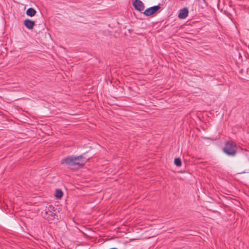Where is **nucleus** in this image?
<instances>
[{"label":"nucleus","mask_w":249,"mask_h":249,"mask_svg":"<svg viewBox=\"0 0 249 249\" xmlns=\"http://www.w3.org/2000/svg\"><path fill=\"white\" fill-rule=\"evenodd\" d=\"M26 13L27 16L32 17L36 15V11L35 9L31 7L27 10Z\"/></svg>","instance_id":"1a4fd4ad"},{"label":"nucleus","mask_w":249,"mask_h":249,"mask_svg":"<svg viewBox=\"0 0 249 249\" xmlns=\"http://www.w3.org/2000/svg\"><path fill=\"white\" fill-rule=\"evenodd\" d=\"M75 161L76 162L77 168L79 169L82 167L85 163L88 161V159L83 157L82 155L78 156H74Z\"/></svg>","instance_id":"20e7f679"},{"label":"nucleus","mask_w":249,"mask_h":249,"mask_svg":"<svg viewBox=\"0 0 249 249\" xmlns=\"http://www.w3.org/2000/svg\"><path fill=\"white\" fill-rule=\"evenodd\" d=\"M63 196V192L61 190L56 189L55 191V196L57 198H60Z\"/></svg>","instance_id":"9d476101"},{"label":"nucleus","mask_w":249,"mask_h":249,"mask_svg":"<svg viewBox=\"0 0 249 249\" xmlns=\"http://www.w3.org/2000/svg\"><path fill=\"white\" fill-rule=\"evenodd\" d=\"M54 207L52 205H49L46 207L44 213L42 212V214L43 217L47 219H53L55 217V212L54 210Z\"/></svg>","instance_id":"7ed1b4c3"},{"label":"nucleus","mask_w":249,"mask_h":249,"mask_svg":"<svg viewBox=\"0 0 249 249\" xmlns=\"http://www.w3.org/2000/svg\"><path fill=\"white\" fill-rule=\"evenodd\" d=\"M174 164L177 166H180L181 165V160L180 158H176L174 160Z\"/></svg>","instance_id":"9b49d317"},{"label":"nucleus","mask_w":249,"mask_h":249,"mask_svg":"<svg viewBox=\"0 0 249 249\" xmlns=\"http://www.w3.org/2000/svg\"><path fill=\"white\" fill-rule=\"evenodd\" d=\"M189 11L187 8H183L179 10L178 17L180 19L185 18L188 15Z\"/></svg>","instance_id":"0eeeda50"},{"label":"nucleus","mask_w":249,"mask_h":249,"mask_svg":"<svg viewBox=\"0 0 249 249\" xmlns=\"http://www.w3.org/2000/svg\"><path fill=\"white\" fill-rule=\"evenodd\" d=\"M62 164L65 165L69 169L71 170L77 169L76 162L75 161V157L73 156H68L61 160Z\"/></svg>","instance_id":"f03ea898"},{"label":"nucleus","mask_w":249,"mask_h":249,"mask_svg":"<svg viewBox=\"0 0 249 249\" xmlns=\"http://www.w3.org/2000/svg\"><path fill=\"white\" fill-rule=\"evenodd\" d=\"M133 5L135 10L141 12L144 9V4L140 0H135L133 2Z\"/></svg>","instance_id":"423d86ee"},{"label":"nucleus","mask_w":249,"mask_h":249,"mask_svg":"<svg viewBox=\"0 0 249 249\" xmlns=\"http://www.w3.org/2000/svg\"><path fill=\"white\" fill-rule=\"evenodd\" d=\"M222 151L228 156L234 157L237 153V145L232 141H228L226 142Z\"/></svg>","instance_id":"f257e3e1"},{"label":"nucleus","mask_w":249,"mask_h":249,"mask_svg":"<svg viewBox=\"0 0 249 249\" xmlns=\"http://www.w3.org/2000/svg\"><path fill=\"white\" fill-rule=\"evenodd\" d=\"M160 9V4L158 5H155L149 7L146 9H145L143 13L146 16H150L155 13L158 10Z\"/></svg>","instance_id":"39448f33"},{"label":"nucleus","mask_w":249,"mask_h":249,"mask_svg":"<svg viewBox=\"0 0 249 249\" xmlns=\"http://www.w3.org/2000/svg\"><path fill=\"white\" fill-rule=\"evenodd\" d=\"M24 25L27 29L32 30L35 25V22L34 21L31 19H26L24 21Z\"/></svg>","instance_id":"6e6552de"}]
</instances>
